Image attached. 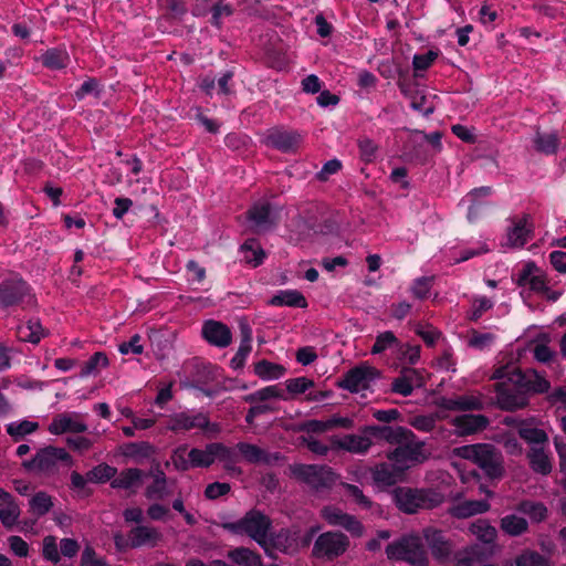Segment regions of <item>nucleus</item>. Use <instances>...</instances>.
<instances>
[{
  "label": "nucleus",
  "instance_id": "f257e3e1",
  "mask_svg": "<svg viewBox=\"0 0 566 566\" xmlns=\"http://www.w3.org/2000/svg\"><path fill=\"white\" fill-rule=\"evenodd\" d=\"M549 381L535 369H512L507 380L495 384L496 402L502 410L514 411L528 405L530 394H544Z\"/></svg>",
  "mask_w": 566,
  "mask_h": 566
},
{
  "label": "nucleus",
  "instance_id": "f03ea898",
  "mask_svg": "<svg viewBox=\"0 0 566 566\" xmlns=\"http://www.w3.org/2000/svg\"><path fill=\"white\" fill-rule=\"evenodd\" d=\"M454 452L458 457L476 464L491 480H500L505 474L503 454L494 444H467L457 448Z\"/></svg>",
  "mask_w": 566,
  "mask_h": 566
},
{
  "label": "nucleus",
  "instance_id": "7ed1b4c3",
  "mask_svg": "<svg viewBox=\"0 0 566 566\" xmlns=\"http://www.w3.org/2000/svg\"><path fill=\"white\" fill-rule=\"evenodd\" d=\"M391 497L399 511L416 514L423 510H432L443 503L444 496L433 489H413L398 486L391 491Z\"/></svg>",
  "mask_w": 566,
  "mask_h": 566
},
{
  "label": "nucleus",
  "instance_id": "20e7f679",
  "mask_svg": "<svg viewBox=\"0 0 566 566\" xmlns=\"http://www.w3.org/2000/svg\"><path fill=\"white\" fill-rule=\"evenodd\" d=\"M270 517L258 510H251L237 522L224 523L222 527L237 535H247L269 553Z\"/></svg>",
  "mask_w": 566,
  "mask_h": 566
},
{
  "label": "nucleus",
  "instance_id": "39448f33",
  "mask_svg": "<svg viewBox=\"0 0 566 566\" xmlns=\"http://www.w3.org/2000/svg\"><path fill=\"white\" fill-rule=\"evenodd\" d=\"M389 559L402 560L412 566H428L429 558L422 539L417 534H408L390 543L386 547Z\"/></svg>",
  "mask_w": 566,
  "mask_h": 566
},
{
  "label": "nucleus",
  "instance_id": "423d86ee",
  "mask_svg": "<svg viewBox=\"0 0 566 566\" xmlns=\"http://www.w3.org/2000/svg\"><path fill=\"white\" fill-rule=\"evenodd\" d=\"M73 465V459L63 448L48 446L40 449L30 460L22 462V467L32 473L52 475L59 471V464Z\"/></svg>",
  "mask_w": 566,
  "mask_h": 566
},
{
  "label": "nucleus",
  "instance_id": "0eeeda50",
  "mask_svg": "<svg viewBox=\"0 0 566 566\" xmlns=\"http://www.w3.org/2000/svg\"><path fill=\"white\" fill-rule=\"evenodd\" d=\"M349 545V538L344 533L327 531L319 534L315 539L312 556L316 559L333 562L344 555Z\"/></svg>",
  "mask_w": 566,
  "mask_h": 566
},
{
  "label": "nucleus",
  "instance_id": "6e6552de",
  "mask_svg": "<svg viewBox=\"0 0 566 566\" xmlns=\"http://www.w3.org/2000/svg\"><path fill=\"white\" fill-rule=\"evenodd\" d=\"M290 469L296 479L306 483L316 492L328 490L335 483L334 472L325 465L294 464Z\"/></svg>",
  "mask_w": 566,
  "mask_h": 566
},
{
  "label": "nucleus",
  "instance_id": "1a4fd4ad",
  "mask_svg": "<svg viewBox=\"0 0 566 566\" xmlns=\"http://www.w3.org/2000/svg\"><path fill=\"white\" fill-rule=\"evenodd\" d=\"M424 442L420 441L411 431L410 437L403 439V442L387 454L391 462H396L403 471L411 464L422 462L426 459L423 452Z\"/></svg>",
  "mask_w": 566,
  "mask_h": 566
},
{
  "label": "nucleus",
  "instance_id": "9d476101",
  "mask_svg": "<svg viewBox=\"0 0 566 566\" xmlns=\"http://www.w3.org/2000/svg\"><path fill=\"white\" fill-rule=\"evenodd\" d=\"M167 428L170 431H188L191 429H203L209 432H219L217 423H210L208 415L203 412L189 413L178 412L169 417Z\"/></svg>",
  "mask_w": 566,
  "mask_h": 566
},
{
  "label": "nucleus",
  "instance_id": "9b49d317",
  "mask_svg": "<svg viewBox=\"0 0 566 566\" xmlns=\"http://www.w3.org/2000/svg\"><path fill=\"white\" fill-rule=\"evenodd\" d=\"M321 516L332 526H340L355 536H361L364 533L363 524L354 516L345 513L343 510L327 505L321 510Z\"/></svg>",
  "mask_w": 566,
  "mask_h": 566
},
{
  "label": "nucleus",
  "instance_id": "f8f14e48",
  "mask_svg": "<svg viewBox=\"0 0 566 566\" xmlns=\"http://www.w3.org/2000/svg\"><path fill=\"white\" fill-rule=\"evenodd\" d=\"M377 375L378 371L374 367H355L345 374L344 378L339 381V387L352 392H358L368 388L370 381L374 380Z\"/></svg>",
  "mask_w": 566,
  "mask_h": 566
},
{
  "label": "nucleus",
  "instance_id": "ddd939ff",
  "mask_svg": "<svg viewBox=\"0 0 566 566\" xmlns=\"http://www.w3.org/2000/svg\"><path fill=\"white\" fill-rule=\"evenodd\" d=\"M423 538L431 551L432 556L440 563H444L452 554L453 545L442 531L428 527L423 530Z\"/></svg>",
  "mask_w": 566,
  "mask_h": 566
},
{
  "label": "nucleus",
  "instance_id": "4468645a",
  "mask_svg": "<svg viewBox=\"0 0 566 566\" xmlns=\"http://www.w3.org/2000/svg\"><path fill=\"white\" fill-rule=\"evenodd\" d=\"M302 135L295 130L271 129L269 130L265 143L266 145L279 149L283 153H294L302 144Z\"/></svg>",
  "mask_w": 566,
  "mask_h": 566
},
{
  "label": "nucleus",
  "instance_id": "2eb2a0df",
  "mask_svg": "<svg viewBox=\"0 0 566 566\" xmlns=\"http://www.w3.org/2000/svg\"><path fill=\"white\" fill-rule=\"evenodd\" d=\"M248 220L253 223L255 231H268L274 228L279 222L277 214L273 211L269 202H258L247 212Z\"/></svg>",
  "mask_w": 566,
  "mask_h": 566
},
{
  "label": "nucleus",
  "instance_id": "dca6fc26",
  "mask_svg": "<svg viewBox=\"0 0 566 566\" xmlns=\"http://www.w3.org/2000/svg\"><path fill=\"white\" fill-rule=\"evenodd\" d=\"M49 432L60 436L66 432L82 433L87 430V426L80 420L77 413L63 412L56 415L48 428Z\"/></svg>",
  "mask_w": 566,
  "mask_h": 566
},
{
  "label": "nucleus",
  "instance_id": "f3484780",
  "mask_svg": "<svg viewBox=\"0 0 566 566\" xmlns=\"http://www.w3.org/2000/svg\"><path fill=\"white\" fill-rule=\"evenodd\" d=\"M334 442L338 449L359 455L368 453L374 444L373 434L365 432L364 427L360 429L359 434H346Z\"/></svg>",
  "mask_w": 566,
  "mask_h": 566
},
{
  "label": "nucleus",
  "instance_id": "a211bd4d",
  "mask_svg": "<svg viewBox=\"0 0 566 566\" xmlns=\"http://www.w3.org/2000/svg\"><path fill=\"white\" fill-rule=\"evenodd\" d=\"M364 431L373 434V439L382 440L388 442L389 444H399L403 442V439L410 437L411 430L401 426H365Z\"/></svg>",
  "mask_w": 566,
  "mask_h": 566
},
{
  "label": "nucleus",
  "instance_id": "6ab92c4d",
  "mask_svg": "<svg viewBox=\"0 0 566 566\" xmlns=\"http://www.w3.org/2000/svg\"><path fill=\"white\" fill-rule=\"evenodd\" d=\"M203 338L213 346L224 348L232 342V334L230 328L218 321H207L202 326Z\"/></svg>",
  "mask_w": 566,
  "mask_h": 566
},
{
  "label": "nucleus",
  "instance_id": "aec40b11",
  "mask_svg": "<svg viewBox=\"0 0 566 566\" xmlns=\"http://www.w3.org/2000/svg\"><path fill=\"white\" fill-rule=\"evenodd\" d=\"M29 293L27 283L22 280H8L0 284V305L8 307L21 302Z\"/></svg>",
  "mask_w": 566,
  "mask_h": 566
},
{
  "label": "nucleus",
  "instance_id": "412c9836",
  "mask_svg": "<svg viewBox=\"0 0 566 566\" xmlns=\"http://www.w3.org/2000/svg\"><path fill=\"white\" fill-rule=\"evenodd\" d=\"M512 223V228L507 231L505 244L512 248L523 247L533 232L531 217L530 214H524L521 219H513Z\"/></svg>",
  "mask_w": 566,
  "mask_h": 566
},
{
  "label": "nucleus",
  "instance_id": "4be33fe9",
  "mask_svg": "<svg viewBox=\"0 0 566 566\" xmlns=\"http://www.w3.org/2000/svg\"><path fill=\"white\" fill-rule=\"evenodd\" d=\"M489 419L483 415L465 413L452 420L455 432L459 436L474 434L489 426Z\"/></svg>",
  "mask_w": 566,
  "mask_h": 566
},
{
  "label": "nucleus",
  "instance_id": "5701e85b",
  "mask_svg": "<svg viewBox=\"0 0 566 566\" xmlns=\"http://www.w3.org/2000/svg\"><path fill=\"white\" fill-rule=\"evenodd\" d=\"M488 500H465L458 502L448 509V513L455 518H469L490 511Z\"/></svg>",
  "mask_w": 566,
  "mask_h": 566
},
{
  "label": "nucleus",
  "instance_id": "b1692460",
  "mask_svg": "<svg viewBox=\"0 0 566 566\" xmlns=\"http://www.w3.org/2000/svg\"><path fill=\"white\" fill-rule=\"evenodd\" d=\"M405 471L396 462H382L371 470V476L377 484L394 485L402 479Z\"/></svg>",
  "mask_w": 566,
  "mask_h": 566
},
{
  "label": "nucleus",
  "instance_id": "393cba45",
  "mask_svg": "<svg viewBox=\"0 0 566 566\" xmlns=\"http://www.w3.org/2000/svg\"><path fill=\"white\" fill-rule=\"evenodd\" d=\"M237 449L241 453V455L250 463H264L272 464L281 460V454L279 452L269 453L265 450L259 448L255 444L239 442L237 444Z\"/></svg>",
  "mask_w": 566,
  "mask_h": 566
},
{
  "label": "nucleus",
  "instance_id": "a878e982",
  "mask_svg": "<svg viewBox=\"0 0 566 566\" xmlns=\"http://www.w3.org/2000/svg\"><path fill=\"white\" fill-rule=\"evenodd\" d=\"M438 405L446 410H481L483 408L481 399L474 396L442 397Z\"/></svg>",
  "mask_w": 566,
  "mask_h": 566
},
{
  "label": "nucleus",
  "instance_id": "bb28decb",
  "mask_svg": "<svg viewBox=\"0 0 566 566\" xmlns=\"http://www.w3.org/2000/svg\"><path fill=\"white\" fill-rule=\"evenodd\" d=\"M531 469L538 474L548 475L553 470L552 459L544 447H532L527 452Z\"/></svg>",
  "mask_w": 566,
  "mask_h": 566
},
{
  "label": "nucleus",
  "instance_id": "cd10ccee",
  "mask_svg": "<svg viewBox=\"0 0 566 566\" xmlns=\"http://www.w3.org/2000/svg\"><path fill=\"white\" fill-rule=\"evenodd\" d=\"M20 506L9 492L0 500V521L6 528H12L19 520Z\"/></svg>",
  "mask_w": 566,
  "mask_h": 566
},
{
  "label": "nucleus",
  "instance_id": "c85d7f7f",
  "mask_svg": "<svg viewBox=\"0 0 566 566\" xmlns=\"http://www.w3.org/2000/svg\"><path fill=\"white\" fill-rule=\"evenodd\" d=\"M159 539L160 534L154 527L136 526L129 532V545L133 548L155 546Z\"/></svg>",
  "mask_w": 566,
  "mask_h": 566
},
{
  "label": "nucleus",
  "instance_id": "c756f323",
  "mask_svg": "<svg viewBox=\"0 0 566 566\" xmlns=\"http://www.w3.org/2000/svg\"><path fill=\"white\" fill-rule=\"evenodd\" d=\"M219 442L208 443L205 449L192 448L188 451L193 468H209L218 455Z\"/></svg>",
  "mask_w": 566,
  "mask_h": 566
},
{
  "label": "nucleus",
  "instance_id": "7c9ffc66",
  "mask_svg": "<svg viewBox=\"0 0 566 566\" xmlns=\"http://www.w3.org/2000/svg\"><path fill=\"white\" fill-rule=\"evenodd\" d=\"M515 510L527 515L533 523H542L548 517V509L542 502L523 500L516 504Z\"/></svg>",
  "mask_w": 566,
  "mask_h": 566
},
{
  "label": "nucleus",
  "instance_id": "2f4dec72",
  "mask_svg": "<svg viewBox=\"0 0 566 566\" xmlns=\"http://www.w3.org/2000/svg\"><path fill=\"white\" fill-rule=\"evenodd\" d=\"M538 269L534 263H527L518 275L517 284H528L533 291L544 292L547 287L543 276L538 273Z\"/></svg>",
  "mask_w": 566,
  "mask_h": 566
},
{
  "label": "nucleus",
  "instance_id": "473e14b6",
  "mask_svg": "<svg viewBox=\"0 0 566 566\" xmlns=\"http://www.w3.org/2000/svg\"><path fill=\"white\" fill-rule=\"evenodd\" d=\"M536 151L545 155H554L558 150L559 138L556 133H544L537 130L533 138Z\"/></svg>",
  "mask_w": 566,
  "mask_h": 566
},
{
  "label": "nucleus",
  "instance_id": "72a5a7b5",
  "mask_svg": "<svg viewBox=\"0 0 566 566\" xmlns=\"http://www.w3.org/2000/svg\"><path fill=\"white\" fill-rule=\"evenodd\" d=\"M501 530L509 536H521L528 531V522L526 518L516 514H509L500 520Z\"/></svg>",
  "mask_w": 566,
  "mask_h": 566
},
{
  "label": "nucleus",
  "instance_id": "f704fd0d",
  "mask_svg": "<svg viewBox=\"0 0 566 566\" xmlns=\"http://www.w3.org/2000/svg\"><path fill=\"white\" fill-rule=\"evenodd\" d=\"M518 436L533 447H543L548 442L547 433L539 428L533 427L527 421H522L517 428Z\"/></svg>",
  "mask_w": 566,
  "mask_h": 566
},
{
  "label": "nucleus",
  "instance_id": "c9c22d12",
  "mask_svg": "<svg viewBox=\"0 0 566 566\" xmlns=\"http://www.w3.org/2000/svg\"><path fill=\"white\" fill-rule=\"evenodd\" d=\"M403 344L390 331L380 333L371 347V354H381L385 350L391 349L395 354L402 352Z\"/></svg>",
  "mask_w": 566,
  "mask_h": 566
},
{
  "label": "nucleus",
  "instance_id": "e433bc0d",
  "mask_svg": "<svg viewBox=\"0 0 566 566\" xmlns=\"http://www.w3.org/2000/svg\"><path fill=\"white\" fill-rule=\"evenodd\" d=\"M270 304L274 306H294L305 308L307 306L306 298L302 293L295 290L282 291L270 300Z\"/></svg>",
  "mask_w": 566,
  "mask_h": 566
},
{
  "label": "nucleus",
  "instance_id": "4c0bfd02",
  "mask_svg": "<svg viewBox=\"0 0 566 566\" xmlns=\"http://www.w3.org/2000/svg\"><path fill=\"white\" fill-rule=\"evenodd\" d=\"M143 475L144 473L140 469H125L116 478H113L111 485L113 489L127 490L140 483Z\"/></svg>",
  "mask_w": 566,
  "mask_h": 566
},
{
  "label": "nucleus",
  "instance_id": "58836bf2",
  "mask_svg": "<svg viewBox=\"0 0 566 566\" xmlns=\"http://www.w3.org/2000/svg\"><path fill=\"white\" fill-rule=\"evenodd\" d=\"M469 531L472 535H474L479 541L484 544H492L495 542L497 537L496 528L490 524L489 521L480 518L473 522Z\"/></svg>",
  "mask_w": 566,
  "mask_h": 566
},
{
  "label": "nucleus",
  "instance_id": "ea45409f",
  "mask_svg": "<svg viewBox=\"0 0 566 566\" xmlns=\"http://www.w3.org/2000/svg\"><path fill=\"white\" fill-rule=\"evenodd\" d=\"M245 402L256 403V402H269L272 399H282L285 400L286 397L284 395V390L281 389L276 385L264 387L260 390L251 392L247 395L244 398Z\"/></svg>",
  "mask_w": 566,
  "mask_h": 566
},
{
  "label": "nucleus",
  "instance_id": "a19ab883",
  "mask_svg": "<svg viewBox=\"0 0 566 566\" xmlns=\"http://www.w3.org/2000/svg\"><path fill=\"white\" fill-rule=\"evenodd\" d=\"M241 251L243 253V260L245 261V263L252 265L253 268L260 265L265 258L264 250L261 248V245L255 239L247 240L242 244Z\"/></svg>",
  "mask_w": 566,
  "mask_h": 566
},
{
  "label": "nucleus",
  "instance_id": "79ce46f5",
  "mask_svg": "<svg viewBox=\"0 0 566 566\" xmlns=\"http://www.w3.org/2000/svg\"><path fill=\"white\" fill-rule=\"evenodd\" d=\"M228 557L235 564L243 566H262L261 556L249 548L238 547L228 553Z\"/></svg>",
  "mask_w": 566,
  "mask_h": 566
},
{
  "label": "nucleus",
  "instance_id": "37998d69",
  "mask_svg": "<svg viewBox=\"0 0 566 566\" xmlns=\"http://www.w3.org/2000/svg\"><path fill=\"white\" fill-rule=\"evenodd\" d=\"M39 429V423L36 421L22 420L17 422H11L7 426L8 434L15 441H20L25 436L35 432Z\"/></svg>",
  "mask_w": 566,
  "mask_h": 566
},
{
  "label": "nucleus",
  "instance_id": "c03bdc74",
  "mask_svg": "<svg viewBox=\"0 0 566 566\" xmlns=\"http://www.w3.org/2000/svg\"><path fill=\"white\" fill-rule=\"evenodd\" d=\"M155 452V447L146 441L130 442L125 447V455L133 458L137 462L150 458Z\"/></svg>",
  "mask_w": 566,
  "mask_h": 566
},
{
  "label": "nucleus",
  "instance_id": "a18cd8bd",
  "mask_svg": "<svg viewBox=\"0 0 566 566\" xmlns=\"http://www.w3.org/2000/svg\"><path fill=\"white\" fill-rule=\"evenodd\" d=\"M254 373L262 379H277L285 374V368L263 359L254 365Z\"/></svg>",
  "mask_w": 566,
  "mask_h": 566
},
{
  "label": "nucleus",
  "instance_id": "49530a36",
  "mask_svg": "<svg viewBox=\"0 0 566 566\" xmlns=\"http://www.w3.org/2000/svg\"><path fill=\"white\" fill-rule=\"evenodd\" d=\"M29 504L32 514L38 517L45 515L53 507L52 496L43 491L35 493Z\"/></svg>",
  "mask_w": 566,
  "mask_h": 566
},
{
  "label": "nucleus",
  "instance_id": "de8ad7c7",
  "mask_svg": "<svg viewBox=\"0 0 566 566\" xmlns=\"http://www.w3.org/2000/svg\"><path fill=\"white\" fill-rule=\"evenodd\" d=\"M41 60L44 66L51 70H60L67 65L69 55L65 51L53 49L46 51Z\"/></svg>",
  "mask_w": 566,
  "mask_h": 566
},
{
  "label": "nucleus",
  "instance_id": "09e8293b",
  "mask_svg": "<svg viewBox=\"0 0 566 566\" xmlns=\"http://www.w3.org/2000/svg\"><path fill=\"white\" fill-rule=\"evenodd\" d=\"M44 336V331L39 321H29L19 328V337L24 342L38 344Z\"/></svg>",
  "mask_w": 566,
  "mask_h": 566
},
{
  "label": "nucleus",
  "instance_id": "8fccbe9b",
  "mask_svg": "<svg viewBox=\"0 0 566 566\" xmlns=\"http://www.w3.org/2000/svg\"><path fill=\"white\" fill-rule=\"evenodd\" d=\"M117 473V469L106 463L94 467L86 473L87 480L93 483H104L112 480Z\"/></svg>",
  "mask_w": 566,
  "mask_h": 566
},
{
  "label": "nucleus",
  "instance_id": "3c124183",
  "mask_svg": "<svg viewBox=\"0 0 566 566\" xmlns=\"http://www.w3.org/2000/svg\"><path fill=\"white\" fill-rule=\"evenodd\" d=\"M344 494L354 501L357 505H359L364 510H370L373 506V502L368 496H366L363 490L349 483H343Z\"/></svg>",
  "mask_w": 566,
  "mask_h": 566
},
{
  "label": "nucleus",
  "instance_id": "603ef678",
  "mask_svg": "<svg viewBox=\"0 0 566 566\" xmlns=\"http://www.w3.org/2000/svg\"><path fill=\"white\" fill-rule=\"evenodd\" d=\"M107 366H108L107 356L102 352H97L87 361L84 363V365L82 366L80 376L86 377V376L94 374L97 370L105 368Z\"/></svg>",
  "mask_w": 566,
  "mask_h": 566
},
{
  "label": "nucleus",
  "instance_id": "864d4df0",
  "mask_svg": "<svg viewBox=\"0 0 566 566\" xmlns=\"http://www.w3.org/2000/svg\"><path fill=\"white\" fill-rule=\"evenodd\" d=\"M293 539L291 538V534L289 530H281L275 535L269 534V553L271 555V549L276 548L281 552H286L292 546Z\"/></svg>",
  "mask_w": 566,
  "mask_h": 566
},
{
  "label": "nucleus",
  "instance_id": "5fc2aeb1",
  "mask_svg": "<svg viewBox=\"0 0 566 566\" xmlns=\"http://www.w3.org/2000/svg\"><path fill=\"white\" fill-rule=\"evenodd\" d=\"M516 566H551V563L539 553L526 551L516 558Z\"/></svg>",
  "mask_w": 566,
  "mask_h": 566
},
{
  "label": "nucleus",
  "instance_id": "6e6d98bb",
  "mask_svg": "<svg viewBox=\"0 0 566 566\" xmlns=\"http://www.w3.org/2000/svg\"><path fill=\"white\" fill-rule=\"evenodd\" d=\"M217 460L224 463V469L228 471H237L240 473V470L237 469L235 463L238 462L237 453L229 447L219 442L218 446V455Z\"/></svg>",
  "mask_w": 566,
  "mask_h": 566
},
{
  "label": "nucleus",
  "instance_id": "4d7b16f0",
  "mask_svg": "<svg viewBox=\"0 0 566 566\" xmlns=\"http://www.w3.org/2000/svg\"><path fill=\"white\" fill-rule=\"evenodd\" d=\"M433 277L422 276L415 280L410 291L416 298L423 300L428 297L432 287Z\"/></svg>",
  "mask_w": 566,
  "mask_h": 566
},
{
  "label": "nucleus",
  "instance_id": "13d9d810",
  "mask_svg": "<svg viewBox=\"0 0 566 566\" xmlns=\"http://www.w3.org/2000/svg\"><path fill=\"white\" fill-rule=\"evenodd\" d=\"M168 494V481H153L145 490V496L148 500H163Z\"/></svg>",
  "mask_w": 566,
  "mask_h": 566
},
{
  "label": "nucleus",
  "instance_id": "bf43d9fd",
  "mask_svg": "<svg viewBox=\"0 0 566 566\" xmlns=\"http://www.w3.org/2000/svg\"><path fill=\"white\" fill-rule=\"evenodd\" d=\"M172 464L178 471H187L192 467L191 459L188 457L187 447L177 448L171 455Z\"/></svg>",
  "mask_w": 566,
  "mask_h": 566
},
{
  "label": "nucleus",
  "instance_id": "052dcab7",
  "mask_svg": "<svg viewBox=\"0 0 566 566\" xmlns=\"http://www.w3.org/2000/svg\"><path fill=\"white\" fill-rule=\"evenodd\" d=\"M286 389L291 394H304L314 386V381L306 377L291 378L285 381Z\"/></svg>",
  "mask_w": 566,
  "mask_h": 566
},
{
  "label": "nucleus",
  "instance_id": "680f3d73",
  "mask_svg": "<svg viewBox=\"0 0 566 566\" xmlns=\"http://www.w3.org/2000/svg\"><path fill=\"white\" fill-rule=\"evenodd\" d=\"M43 557L54 564L60 562V553L57 549L56 538L54 536H45L43 539Z\"/></svg>",
  "mask_w": 566,
  "mask_h": 566
},
{
  "label": "nucleus",
  "instance_id": "e2e57ef3",
  "mask_svg": "<svg viewBox=\"0 0 566 566\" xmlns=\"http://www.w3.org/2000/svg\"><path fill=\"white\" fill-rule=\"evenodd\" d=\"M494 340V335L491 333H478L472 331L471 337L469 338V345L478 349H484L490 346Z\"/></svg>",
  "mask_w": 566,
  "mask_h": 566
},
{
  "label": "nucleus",
  "instance_id": "0e129e2a",
  "mask_svg": "<svg viewBox=\"0 0 566 566\" xmlns=\"http://www.w3.org/2000/svg\"><path fill=\"white\" fill-rule=\"evenodd\" d=\"M438 54L433 51H428L426 54H419L413 56V67L416 71H424L427 70L433 61L437 59Z\"/></svg>",
  "mask_w": 566,
  "mask_h": 566
},
{
  "label": "nucleus",
  "instance_id": "69168bd1",
  "mask_svg": "<svg viewBox=\"0 0 566 566\" xmlns=\"http://www.w3.org/2000/svg\"><path fill=\"white\" fill-rule=\"evenodd\" d=\"M140 335L135 334L128 342H124L119 345V352L124 355L128 353H134L137 355L142 354L144 348L143 345L140 344Z\"/></svg>",
  "mask_w": 566,
  "mask_h": 566
},
{
  "label": "nucleus",
  "instance_id": "338daca9",
  "mask_svg": "<svg viewBox=\"0 0 566 566\" xmlns=\"http://www.w3.org/2000/svg\"><path fill=\"white\" fill-rule=\"evenodd\" d=\"M410 423L417 430L430 432L436 426V419L433 416H417Z\"/></svg>",
  "mask_w": 566,
  "mask_h": 566
},
{
  "label": "nucleus",
  "instance_id": "774afa93",
  "mask_svg": "<svg viewBox=\"0 0 566 566\" xmlns=\"http://www.w3.org/2000/svg\"><path fill=\"white\" fill-rule=\"evenodd\" d=\"M340 168L342 163L339 160L331 159L317 172L316 177L319 181H326L331 175L338 172Z\"/></svg>",
  "mask_w": 566,
  "mask_h": 566
}]
</instances>
